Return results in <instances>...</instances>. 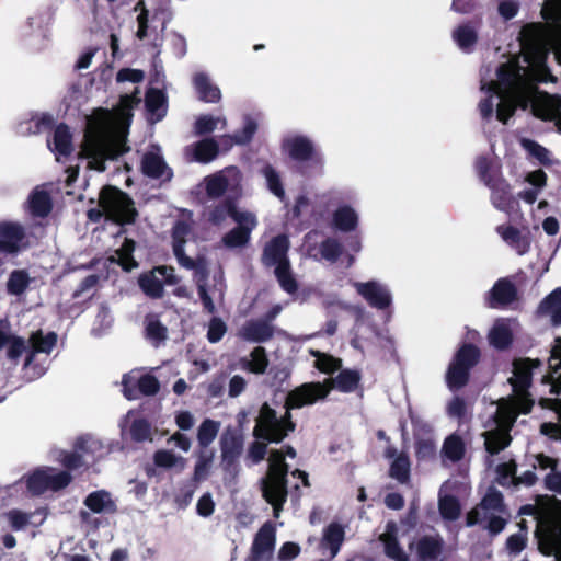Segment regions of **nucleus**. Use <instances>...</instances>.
<instances>
[{"instance_id":"obj_48","label":"nucleus","mask_w":561,"mask_h":561,"mask_svg":"<svg viewBox=\"0 0 561 561\" xmlns=\"http://www.w3.org/2000/svg\"><path fill=\"white\" fill-rule=\"evenodd\" d=\"M439 513L446 520H456L460 515V503L454 495H446L439 500Z\"/></svg>"},{"instance_id":"obj_52","label":"nucleus","mask_w":561,"mask_h":561,"mask_svg":"<svg viewBox=\"0 0 561 561\" xmlns=\"http://www.w3.org/2000/svg\"><path fill=\"white\" fill-rule=\"evenodd\" d=\"M311 353L316 357L314 366L324 374H332L341 367V360L331 355L319 351H312Z\"/></svg>"},{"instance_id":"obj_31","label":"nucleus","mask_w":561,"mask_h":561,"mask_svg":"<svg viewBox=\"0 0 561 561\" xmlns=\"http://www.w3.org/2000/svg\"><path fill=\"white\" fill-rule=\"evenodd\" d=\"M194 85L199 98L206 102H218L221 99V92L218 87L211 84L208 77L204 73L194 76Z\"/></svg>"},{"instance_id":"obj_37","label":"nucleus","mask_w":561,"mask_h":561,"mask_svg":"<svg viewBox=\"0 0 561 561\" xmlns=\"http://www.w3.org/2000/svg\"><path fill=\"white\" fill-rule=\"evenodd\" d=\"M34 353H50L57 342V335L54 332L36 331L30 337Z\"/></svg>"},{"instance_id":"obj_35","label":"nucleus","mask_w":561,"mask_h":561,"mask_svg":"<svg viewBox=\"0 0 561 561\" xmlns=\"http://www.w3.org/2000/svg\"><path fill=\"white\" fill-rule=\"evenodd\" d=\"M465 453V443L460 436L453 434L445 439L442 448V454L445 458L453 462H458L463 458Z\"/></svg>"},{"instance_id":"obj_13","label":"nucleus","mask_w":561,"mask_h":561,"mask_svg":"<svg viewBox=\"0 0 561 561\" xmlns=\"http://www.w3.org/2000/svg\"><path fill=\"white\" fill-rule=\"evenodd\" d=\"M276 529L270 522L265 523L256 533L249 561H270L275 548Z\"/></svg>"},{"instance_id":"obj_9","label":"nucleus","mask_w":561,"mask_h":561,"mask_svg":"<svg viewBox=\"0 0 561 561\" xmlns=\"http://www.w3.org/2000/svg\"><path fill=\"white\" fill-rule=\"evenodd\" d=\"M479 358V351L472 345H463L455 356L447 371L449 388H461L468 380V373Z\"/></svg>"},{"instance_id":"obj_54","label":"nucleus","mask_w":561,"mask_h":561,"mask_svg":"<svg viewBox=\"0 0 561 561\" xmlns=\"http://www.w3.org/2000/svg\"><path fill=\"white\" fill-rule=\"evenodd\" d=\"M146 332L148 339L154 344L160 343L167 337V328L154 316L147 317Z\"/></svg>"},{"instance_id":"obj_7","label":"nucleus","mask_w":561,"mask_h":561,"mask_svg":"<svg viewBox=\"0 0 561 561\" xmlns=\"http://www.w3.org/2000/svg\"><path fill=\"white\" fill-rule=\"evenodd\" d=\"M102 214L117 224H130L136 217L131 199L115 187H105L100 194Z\"/></svg>"},{"instance_id":"obj_32","label":"nucleus","mask_w":561,"mask_h":561,"mask_svg":"<svg viewBox=\"0 0 561 561\" xmlns=\"http://www.w3.org/2000/svg\"><path fill=\"white\" fill-rule=\"evenodd\" d=\"M515 295L514 286L510 282L501 279L491 290L490 305L491 307L506 305L514 300Z\"/></svg>"},{"instance_id":"obj_39","label":"nucleus","mask_w":561,"mask_h":561,"mask_svg":"<svg viewBox=\"0 0 561 561\" xmlns=\"http://www.w3.org/2000/svg\"><path fill=\"white\" fill-rule=\"evenodd\" d=\"M239 334L247 341L261 342L271 336V330L264 323L249 322L241 328Z\"/></svg>"},{"instance_id":"obj_50","label":"nucleus","mask_w":561,"mask_h":561,"mask_svg":"<svg viewBox=\"0 0 561 561\" xmlns=\"http://www.w3.org/2000/svg\"><path fill=\"white\" fill-rule=\"evenodd\" d=\"M559 501L557 500L556 496L553 495H547V494H538L535 496V504H526V505H523L519 511H518V514L519 515H528V516H534L538 513V507H543V508H548L550 506H552L554 503H558Z\"/></svg>"},{"instance_id":"obj_36","label":"nucleus","mask_w":561,"mask_h":561,"mask_svg":"<svg viewBox=\"0 0 561 561\" xmlns=\"http://www.w3.org/2000/svg\"><path fill=\"white\" fill-rule=\"evenodd\" d=\"M134 250V241L126 239L122 247L117 249L115 253L110 257V260L112 262H117L125 271H130L137 266V263L131 256Z\"/></svg>"},{"instance_id":"obj_49","label":"nucleus","mask_w":561,"mask_h":561,"mask_svg":"<svg viewBox=\"0 0 561 561\" xmlns=\"http://www.w3.org/2000/svg\"><path fill=\"white\" fill-rule=\"evenodd\" d=\"M146 106L148 111L159 121L164 115V95L159 90H149L146 95Z\"/></svg>"},{"instance_id":"obj_57","label":"nucleus","mask_w":561,"mask_h":561,"mask_svg":"<svg viewBox=\"0 0 561 561\" xmlns=\"http://www.w3.org/2000/svg\"><path fill=\"white\" fill-rule=\"evenodd\" d=\"M55 471L54 468L48 467V490L56 492L67 488L71 483L72 477L68 471Z\"/></svg>"},{"instance_id":"obj_11","label":"nucleus","mask_w":561,"mask_h":561,"mask_svg":"<svg viewBox=\"0 0 561 561\" xmlns=\"http://www.w3.org/2000/svg\"><path fill=\"white\" fill-rule=\"evenodd\" d=\"M123 393L128 400L138 398V393L154 396L160 389L158 379L150 374H140L139 370H131L123 376Z\"/></svg>"},{"instance_id":"obj_46","label":"nucleus","mask_w":561,"mask_h":561,"mask_svg":"<svg viewBox=\"0 0 561 561\" xmlns=\"http://www.w3.org/2000/svg\"><path fill=\"white\" fill-rule=\"evenodd\" d=\"M517 465L514 460L502 462L496 467V482L504 486H514L516 479Z\"/></svg>"},{"instance_id":"obj_30","label":"nucleus","mask_w":561,"mask_h":561,"mask_svg":"<svg viewBox=\"0 0 561 561\" xmlns=\"http://www.w3.org/2000/svg\"><path fill=\"white\" fill-rule=\"evenodd\" d=\"M215 451L213 449H199L197 453V459L194 466V472L192 476V483L198 484L205 481L209 473L214 462Z\"/></svg>"},{"instance_id":"obj_59","label":"nucleus","mask_w":561,"mask_h":561,"mask_svg":"<svg viewBox=\"0 0 561 561\" xmlns=\"http://www.w3.org/2000/svg\"><path fill=\"white\" fill-rule=\"evenodd\" d=\"M28 275L24 271H14L8 280V291L12 295H20L28 285Z\"/></svg>"},{"instance_id":"obj_42","label":"nucleus","mask_w":561,"mask_h":561,"mask_svg":"<svg viewBox=\"0 0 561 561\" xmlns=\"http://www.w3.org/2000/svg\"><path fill=\"white\" fill-rule=\"evenodd\" d=\"M135 11L138 12L136 37L140 41L152 37L154 30L149 25L148 10L142 0L137 2Z\"/></svg>"},{"instance_id":"obj_56","label":"nucleus","mask_w":561,"mask_h":561,"mask_svg":"<svg viewBox=\"0 0 561 561\" xmlns=\"http://www.w3.org/2000/svg\"><path fill=\"white\" fill-rule=\"evenodd\" d=\"M256 129H257L256 122L254 119L248 117L244 122L243 128L240 131L236 133L233 136H226L222 138V140L231 139L233 141V144L244 145L252 139Z\"/></svg>"},{"instance_id":"obj_51","label":"nucleus","mask_w":561,"mask_h":561,"mask_svg":"<svg viewBox=\"0 0 561 561\" xmlns=\"http://www.w3.org/2000/svg\"><path fill=\"white\" fill-rule=\"evenodd\" d=\"M542 551L546 554L553 553L561 561V536L553 530H548L540 540Z\"/></svg>"},{"instance_id":"obj_55","label":"nucleus","mask_w":561,"mask_h":561,"mask_svg":"<svg viewBox=\"0 0 561 561\" xmlns=\"http://www.w3.org/2000/svg\"><path fill=\"white\" fill-rule=\"evenodd\" d=\"M220 423H201L197 439L201 449H208V445L216 438Z\"/></svg>"},{"instance_id":"obj_24","label":"nucleus","mask_w":561,"mask_h":561,"mask_svg":"<svg viewBox=\"0 0 561 561\" xmlns=\"http://www.w3.org/2000/svg\"><path fill=\"white\" fill-rule=\"evenodd\" d=\"M516 323L513 320L500 319L495 321L489 332L490 344L496 348H505L512 342Z\"/></svg>"},{"instance_id":"obj_20","label":"nucleus","mask_w":561,"mask_h":561,"mask_svg":"<svg viewBox=\"0 0 561 561\" xmlns=\"http://www.w3.org/2000/svg\"><path fill=\"white\" fill-rule=\"evenodd\" d=\"M354 286L357 293L373 307L386 308L391 302L388 289L377 282L355 283Z\"/></svg>"},{"instance_id":"obj_17","label":"nucleus","mask_w":561,"mask_h":561,"mask_svg":"<svg viewBox=\"0 0 561 561\" xmlns=\"http://www.w3.org/2000/svg\"><path fill=\"white\" fill-rule=\"evenodd\" d=\"M490 425H497L495 430L486 431L484 434V446L485 450L494 456L500 451L504 450L512 442L510 432L512 431L514 423H484V427Z\"/></svg>"},{"instance_id":"obj_16","label":"nucleus","mask_w":561,"mask_h":561,"mask_svg":"<svg viewBox=\"0 0 561 561\" xmlns=\"http://www.w3.org/2000/svg\"><path fill=\"white\" fill-rule=\"evenodd\" d=\"M287 480H261L262 496L272 505L273 516L276 518L279 517L284 504L287 501Z\"/></svg>"},{"instance_id":"obj_26","label":"nucleus","mask_w":561,"mask_h":561,"mask_svg":"<svg viewBox=\"0 0 561 561\" xmlns=\"http://www.w3.org/2000/svg\"><path fill=\"white\" fill-rule=\"evenodd\" d=\"M444 540L440 536H423L417 540L416 553L422 561H434L443 552Z\"/></svg>"},{"instance_id":"obj_2","label":"nucleus","mask_w":561,"mask_h":561,"mask_svg":"<svg viewBox=\"0 0 561 561\" xmlns=\"http://www.w3.org/2000/svg\"><path fill=\"white\" fill-rule=\"evenodd\" d=\"M140 102L139 91L122 96L113 111L95 110L88 117L84 140L80 154L88 160L90 169L104 170V162L123 153L131 110Z\"/></svg>"},{"instance_id":"obj_61","label":"nucleus","mask_w":561,"mask_h":561,"mask_svg":"<svg viewBox=\"0 0 561 561\" xmlns=\"http://www.w3.org/2000/svg\"><path fill=\"white\" fill-rule=\"evenodd\" d=\"M227 332L226 323L219 318H213L209 321L207 339L210 343H217Z\"/></svg>"},{"instance_id":"obj_22","label":"nucleus","mask_w":561,"mask_h":561,"mask_svg":"<svg viewBox=\"0 0 561 561\" xmlns=\"http://www.w3.org/2000/svg\"><path fill=\"white\" fill-rule=\"evenodd\" d=\"M501 238L513 248L518 254H525L530 248L528 231H522L510 225L497 227Z\"/></svg>"},{"instance_id":"obj_41","label":"nucleus","mask_w":561,"mask_h":561,"mask_svg":"<svg viewBox=\"0 0 561 561\" xmlns=\"http://www.w3.org/2000/svg\"><path fill=\"white\" fill-rule=\"evenodd\" d=\"M389 476L400 483H407L410 480V460L404 454L397 456L390 465Z\"/></svg>"},{"instance_id":"obj_1","label":"nucleus","mask_w":561,"mask_h":561,"mask_svg":"<svg viewBox=\"0 0 561 561\" xmlns=\"http://www.w3.org/2000/svg\"><path fill=\"white\" fill-rule=\"evenodd\" d=\"M542 18L550 23L529 24L520 32L522 56L510 59L496 71V79L482 80L485 96L479 103L483 118H496L505 124L517 106H530L531 113L541 119H552L561 108V99L539 92L535 82H553L554 77L545 66L550 48L561 66V0H546Z\"/></svg>"},{"instance_id":"obj_18","label":"nucleus","mask_w":561,"mask_h":561,"mask_svg":"<svg viewBox=\"0 0 561 561\" xmlns=\"http://www.w3.org/2000/svg\"><path fill=\"white\" fill-rule=\"evenodd\" d=\"M25 231L16 222H0V251L15 253L24 245Z\"/></svg>"},{"instance_id":"obj_53","label":"nucleus","mask_w":561,"mask_h":561,"mask_svg":"<svg viewBox=\"0 0 561 561\" xmlns=\"http://www.w3.org/2000/svg\"><path fill=\"white\" fill-rule=\"evenodd\" d=\"M153 462L157 467L165 469H170L180 462V469L182 470L184 468V459L182 457H178L171 450L167 449L157 450L153 455Z\"/></svg>"},{"instance_id":"obj_44","label":"nucleus","mask_w":561,"mask_h":561,"mask_svg":"<svg viewBox=\"0 0 561 561\" xmlns=\"http://www.w3.org/2000/svg\"><path fill=\"white\" fill-rule=\"evenodd\" d=\"M218 145L214 139H204L194 146V158L199 162H209L216 158Z\"/></svg>"},{"instance_id":"obj_60","label":"nucleus","mask_w":561,"mask_h":561,"mask_svg":"<svg viewBox=\"0 0 561 561\" xmlns=\"http://www.w3.org/2000/svg\"><path fill=\"white\" fill-rule=\"evenodd\" d=\"M267 366V358L262 347H256L251 353V359L248 363V368L254 374H262Z\"/></svg>"},{"instance_id":"obj_58","label":"nucleus","mask_w":561,"mask_h":561,"mask_svg":"<svg viewBox=\"0 0 561 561\" xmlns=\"http://www.w3.org/2000/svg\"><path fill=\"white\" fill-rule=\"evenodd\" d=\"M454 39L460 48L467 49L474 45L477 41V33L471 26H459L454 32Z\"/></svg>"},{"instance_id":"obj_6","label":"nucleus","mask_w":561,"mask_h":561,"mask_svg":"<svg viewBox=\"0 0 561 561\" xmlns=\"http://www.w3.org/2000/svg\"><path fill=\"white\" fill-rule=\"evenodd\" d=\"M288 247L286 237H276L266 245L264 261L267 265L275 266V275L282 288L291 294L296 291L297 284L289 272V263L286 257Z\"/></svg>"},{"instance_id":"obj_25","label":"nucleus","mask_w":561,"mask_h":561,"mask_svg":"<svg viewBox=\"0 0 561 561\" xmlns=\"http://www.w3.org/2000/svg\"><path fill=\"white\" fill-rule=\"evenodd\" d=\"M493 205L507 214L516 210L517 202L512 196L508 184L502 180L496 181L492 186Z\"/></svg>"},{"instance_id":"obj_19","label":"nucleus","mask_w":561,"mask_h":561,"mask_svg":"<svg viewBox=\"0 0 561 561\" xmlns=\"http://www.w3.org/2000/svg\"><path fill=\"white\" fill-rule=\"evenodd\" d=\"M242 438L234 435H224L220 442L221 467L226 472H233L238 467V459L242 453Z\"/></svg>"},{"instance_id":"obj_29","label":"nucleus","mask_w":561,"mask_h":561,"mask_svg":"<svg viewBox=\"0 0 561 561\" xmlns=\"http://www.w3.org/2000/svg\"><path fill=\"white\" fill-rule=\"evenodd\" d=\"M285 151L296 160H307L311 157L313 147L311 141L302 136H291L284 141Z\"/></svg>"},{"instance_id":"obj_15","label":"nucleus","mask_w":561,"mask_h":561,"mask_svg":"<svg viewBox=\"0 0 561 561\" xmlns=\"http://www.w3.org/2000/svg\"><path fill=\"white\" fill-rule=\"evenodd\" d=\"M173 252L178 262L185 268H194V261L185 254L184 245H194L191 226L185 221H179L173 228Z\"/></svg>"},{"instance_id":"obj_28","label":"nucleus","mask_w":561,"mask_h":561,"mask_svg":"<svg viewBox=\"0 0 561 561\" xmlns=\"http://www.w3.org/2000/svg\"><path fill=\"white\" fill-rule=\"evenodd\" d=\"M345 539V531L341 524L333 522L329 524L323 530V537L321 540V548H329L331 557L334 558Z\"/></svg>"},{"instance_id":"obj_8","label":"nucleus","mask_w":561,"mask_h":561,"mask_svg":"<svg viewBox=\"0 0 561 561\" xmlns=\"http://www.w3.org/2000/svg\"><path fill=\"white\" fill-rule=\"evenodd\" d=\"M241 172L234 167L226 168L204 179L206 192L210 197H219L224 193L238 196L241 193Z\"/></svg>"},{"instance_id":"obj_4","label":"nucleus","mask_w":561,"mask_h":561,"mask_svg":"<svg viewBox=\"0 0 561 561\" xmlns=\"http://www.w3.org/2000/svg\"><path fill=\"white\" fill-rule=\"evenodd\" d=\"M359 375L354 370H343L336 378H329L323 382L304 383L290 391L286 399L287 409H299L324 399L331 389L351 392L357 388Z\"/></svg>"},{"instance_id":"obj_14","label":"nucleus","mask_w":561,"mask_h":561,"mask_svg":"<svg viewBox=\"0 0 561 561\" xmlns=\"http://www.w3.org/2000/svg\"><path fill=\"white\" fill-rule=\"evenodd\" d=\"M549 368L551 369V374L545 377V381L551 383V392L558 393L559 388L561 387V337L556 339V345L551 350V355L549 358ZM541 403L543 405H549V408L556 410L561 417V400H542Z\"/></svg>"},{"instance_id":"obj_47","label":"nucleus","mask_w":561,"mask_h":561,"mask_svg":"<svg viewBox=\"0 0 561 561\" xmlns=\"http://www.w3.org/2000/svg\"><path fill=\"white\" fill-rule=\"evenodd\" d=\"M479 506L486 511H495L500 513H504L506 511L503 494L495 488H490L488 490Z\"/></svg>"},{"instance_id":"obj_63","label":"nucleus","mask_w":561,"mask_h":561,"mask_svg":"<svg viewBox=\"0 0 561 561\" xmlns=\"http://www.w3.org/2000/svg\"><path fill=\"white\" fill-rule=\"evenodd\" d=\"M447 415L450 419H465L468 416V405L460 399H453L447 405Z\"/></svg>"},{"instance_id":"obj_38","label":"nucleus","mask_w":561,"mask_h":561,"mask_svg":"<svg viewBox=\"0 0 561 561\" xmlns=\"http://www.w3.org/2000/svg\"><path fill=\"white\" fill-rule=\"evenodd\" d=\"M26 488L33 495H42L48 491V467L35 470L26 479Z\"/></svg>"},{"instance_id":"obj_40","label":"nucleus","mask_w":561,"mask_h":561,"mask_svg":"<svg viewBox=\"0 0 561 561\" xmlns=\"http://www.w3.org/2000/svg\"><path fill=\"white\" fill-rule=\"evenodd\" d=\"M227 119L225 116L202 115L195 122V130L197 134H209L217 129H225Z\"/></svg>"},{"instance_id":"obj_3","label":"nucleus","mask_w":561,"mask_h":561,"mask_svg":"<svg viewBox=\"0 0 561 561\" xmlns=\"http://www.w3.org/2000/svg\"><path fill=\"white\" fill-rule=\"evenodd\" d=\"M539 366V360L520 359L514 363L513 376L510 382L513 386L514 396L501 399L495 403L496 416L494 421H515L519 415L530 411L533 402L528 400L526 389L530 383L531 369Z\"/></svg>"},{"instance_id":"obj_5","label":"nucleus","mask_w":561,"mask_h":561,"mask_svg":"<svg viewBox=\"0 0 561 561\" xmlns=\"http://www.w3.org/2000/svg\"><path fill=\"white\" fill-rule=\"evenodd\" d=\"M296 423H255L253 435L256 440L248 448V457L253 463L264 460L267 443H280L290 432L295 431Z\"/></svg>"},{"instance_id":"obj_23","label":"nucleus","mask_w":561,"mask_h":561,"mask_svg":"<svg viewBox=\"0 0 561 561\" xmlns=\"http://www.w3.org/2000/svg\"><path fill=\"white\" fill-rule=\"evenodd\" d=\"M50 150L55 153L56 160L61 161L73 151L72 137L67 126L56 127L51 140L48 141Z\"/></svg>"},{"instance_id":"obj_10","label":"nucleus","mask_w":561,"mask_h":561,"mask_svg":"<svg viewBox=\"0 0 561 561\" xmlns=\"http://www.w3.org/2000/svg\"><path fill=\"white\" fill-rule=\"evenodd\" d=\"M232 219L237 227L222 237V243L227 248H240L250 240L251 232L257 226L256 216L247 210H233Z\"/></svg>"},{"instance_id":"obj_12","label":"nucleus","mask_w":561,"mask_h":561,"mask_svg":"<svg viewBox=\"0 0 561 561\" xmlns=\"http://www.w3.org/2000/svg\"><path fill=\"white\" fill-rule=\"evenodd\" d=\"M178 282L174 268L159 266L148 273H144L138 278V284L142 291L151 298H160L163 294L164 284H175Z\"/></svg>"},{"instance_id":"obj_27","label":"nucleus","mask_w":561,"mask_h":561,"mask_svg":"<svg viewBox=\"0 0 561 561\" xmlns=\"http://www.w3.org/2000/svg\"><path fill=\"white\" fill-rule=\"evenodd\" d=\"M83 504L93 513H114L116 512V504L111 499V494L106 490L93 491L87 495Z\"/></svg>"},{"instance_id":"obj_64","label":"nucleus","mask_w":561,"mask_h":561,"mask_svg":"<svg viewBox=\"0 0 561 561\" xmlns=\"http://www.w3.org/2000/svg\"><path fill=\"white\" fill-rule=\"evenodd\" d=\"M233 210L238 209L230 204L220 205L209 213L208 219L214 225H221L228 216L232 217Z\"/></svg>"},{"instance_id":"obj_43","label":"nucleus","mask_w":561,"mask_h":561,"mask_svg":"<svg viewBox=\"0 0 561 561\" xmlns=\"http://www.w3.org/2000/svg\"><path fill=\"white\" fill-rule=\"evenodd\" d=\"M224 289H225V286L222 284L221 280H219L218 285H216L214 287V289L209 293L205 285L202 284L199 280H198V293H199V297L202 299V302L204 305V308L209 312V313H214L216 311V307H215V304H214V299H219L221 300L222 297H224Z\"/></svg>"},{"instance_id":"obj_33","label":"nucleus","mask_w":561,"mask_h":561,"mask_svg":"<svg viewBox=\"0 0 561 561\" xmlns=\"http://www.w3.org/2000/svg\"><path fill=\"white\" fill-rule=\"evenodd\" d=\"M539 311L550 317L553 324H561V288L556 289L541 302Z\"/></svg>"},{"instance_id":"obj_34","label":"nucleus","mask_w":561,"mask_h":561,"mask_svg":"<svg viewBox=\"0 0 561 561\" xmlns=\"http://www.w3.org/2000/svg\"><path fill=\"white\" fill-rule=\"evenodd\" d=\"M28 207L34 216H46L51 209L49 195L43 188H35L30 196Z\"/></svg>"},{"instance_id":"obj_62","label":"nucleus","mask_w":561,"mask_h":561,"mask_svg":"<svg viewBox=\"0 0 561 561\" xmlns=\"http://www.w3.org/2000/svg\"><path fill=\"white\" fill-rule=\"evenodd\" d=\"M381 540L385 546V554L388 558L393 559L404 552L403 549L401 548L396 535H391V534L383 535L381 537Z\"/></svg>"},{"instance_id":"obj_21","label":"nucleus","mask_w":561,"mask_h":561,"mask_svg":"<svg viewBox=\"0 0 561 561\" xmlns=\"http://www.w3.org/2000/svg\"><path fill=\"white\" fill-rule=\"evenodd\" d=\"M141 168L144 173L150 178L167 181L172 176L171 169L167 165L160 154V149L156 147L145 153Z\"/></svg>"},{"instance_id":"obj_45","label":"nucleus","mask_w":561,"mask_h":561,"mask_svg":"<svg viewBox=\"0 0 561 561\" xmlns=\"http://www.w3.org/2000/svg\"><path fill=\"white\" fill-rule=\"evenodd\" d=\"M334 225L344 231L352 230L357 225V215L351 207L344 206L334 213Z\"/></svg>"}]
</instances>
